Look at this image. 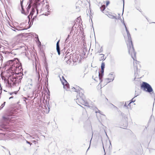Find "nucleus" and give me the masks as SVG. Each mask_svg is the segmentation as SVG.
Wrapping results in <instances>:
<instances>
[{
	"instance_id": "18",
	"label": "nucleus",
	"mask_w": 155,
	"mask_h": 155,
	"mask_svg": "<svg viewBox=\"0 0 155 155\" xmlns=\"http://www.w3.org/2000/svg\"><path fill=\"white\" fill-rule=\"evenodd\" d=\"M21 8H22V11L21 12V13L23 14H24V9L23 8V6H22V4L21 3Z\"/></svg>"
},
{
	"instance_id": "38",
	"label": "nucleus",
	"mask_w": 155,
	"mask_h": 155,
	"mask_svg": "<svg viewBox=\"0 0 155 155\" xmlns=\"http://www.w3.org/2000/svg\"><path fill=\"white\" fill-rule=\"evenodd\" d=\"M13 93H11V94H11V95H12V94Z\"/></svg>"
},
{
	"instance_id": "23",
	"label": "nucleus",
	"mask_w": 155,
	"mask_h": 155,
	"mask_svg": "<svg viewBox=\"0 0 155 155\" xmlns=\"http://www.w3.org/2000/svg\"><path fill=\"white\" fill-rule=\"evenodd\" d=\"M69 35H68V37L66 38V40H65V41H66L67 40H69Z\"/></svg>"
},
{
	"instance_id": "11",
	"label": "nucleus",
	"mask_w": 155,
	"mask_h": 155,
	"mask_svg": "<svg viewBox=\"0 0 155 155\" xmlns=\"http://www.w3.org/2000/svg\"><path fill=\"white\" fill-rule=\"evenodd\" d=\"M59 40L56 44V49L59 55L60 54V49L59 45Z\"/></svg>"
},
{
	"instance_id": "44",
	"label": "nucleus",
	"mask_w": 155,
	"mask_h": 155,
	"mask_svg": "<svg viewBox=\"0 0 155 155\" xmlns=\"http://www.w3.org/2000/svg\"><path fill=\"white\" fill-rule=\"evenodd\" d=\"M94 76H93V78H94Z\"/></svg>"
},
{
	"instance_id": "30",
	"label": "nucleus",
	"mask_w": 155,
	"mask_h": 155,
	"mask_svg": "<svg viewBox=\"0 0 155 155\" xmlns=\"http://www.w3.org/2000/svg\"><path fill=\"white\" fill-rule=\"evenodd\" d=\"M132 102H134L135 101V100H134V98L132 99Z\"/></svg>"
},
{
	"instance_id": "27",
	"label": "nucleus",
	"mask_w": 155,
	"mask_h": 155,
	"mask_svg": "<svg viewBox=\"0 0 155 155\" xmlns=\"http://www.w3.org/2000/svg\"><path fill=\"white\" fill-rule=\"evenodd\" d=\"M4 106H2V105L0 106V110H1Z\"/></svg>"
},
{
	"instance_id": "45",
	"label": "nucleus",
	"mask_w": 155,
	"mask_h": 155,
	"mask_svg": "<svg viewBox=\"0 0 155 155\" xmlns=\"http://www.w3.org/2000/svg\"><path fill=\"white\" fill-rule=\"evenodd\" d=\"M103 147L104 149V146H103Z\"/></svg>"
},
{
	"instance_id": "24",
	"label": "nucleus",
	"mask_w": 155,
	"mask_h": 155,
	"mask_svg": "<svg viewBox=\"0 0 155 155\" xmlns=\"http://www.w3.org/2000/svg\"><path fill=\"white\" fill-rule=\"evenodd\" d=\"M123 12L124 11V0H123Z\"/></svg>"
},
{
	"instance_id": "25",
	"label": "nucleus",
	"mask_w": 155,
	"mask_h": 155,
	"mask_svg": "<svg viewBox=\"0 0 155 155\" xmlns=\"http://www.w3.org/2000/svg\"><path fill=\"white\" fill-rule=\"evenodd\" d=\"M5 104V102H4L3 103V104H2V106H4Z\"/></svg>"
},
{
	"instance_id": "31",
	"label": "nucleus",
	"mask_w": 155,
	"mask_h": 155,
	"mask_svg": "<svg viewBox=\"0 0 155 155\" xmlns=\"http://www.w3.org/2000/svg\"><path fill=\"white\" fill-rule=\"evenodd\" d=\"M2 128H3H3H4V129H5V130H6V129H7V127H3V126H2Z\"/></svg>"
},
{
	"instance_id": "46",
	"label": "nucleus",
	"mask_w": 155,
	"mask_h": 155,
	"mask_svg": "<svg viewBox=\"0 0 155 155\" xmlns=\"http://www.w3.org/2000/svg\"><path fill=\"white\" fill-rule=\"evenodd\" d=\"M137 96V95L135 97H136Z\"/></svg>"
},
{
	"instance_id": "37",
	"label": "nucleus",
	"mask_w": 155,
	"mask_h": 155,
	"mask_svg": "<svg viewBox=\"0 0 155 155\" xmlns=\"http://www.w3.org/2000/svg\"><path fill=\"white\" fill-rule=\"evenodd\" d=\"M97 118H99V117H98V114H97Z\"/></svg>"
},
{
	"instance_id": "9",
	"label": "nucleus",
	"mask_w": 155,
	"mask_h": 155,
	"mask_svg": "<svg viewBox=\"0 0 155 155\" xmlns=\"http://www.w3.org/2000/svg\"><path fill=\"white\" fill-rule=\"evenodd\" d=\"M72 60L74 62H76L79 58V55L78 54H74L72 56Z\"/></svg>"
},
{
	"instance_id": "4",
	"label": "nucleus",
	"mask_w": 155,
	"mask_h": 155,
	"mask_svg": "<svg viewBox=\"0 0 155 155\" xmlns=\"http://www.w3.org/2000/svg\"><path fill=\"white\" fill-rule=\"evenodd\" d=\"M12 117L11 114L8 113L5 114L2 117L1 122L5 125L12 120Z\"/></svg>"
},
{
	"instance_id": "36",
	"label": "nucleus",
	"mask_w": 155,
	"mask_h": 155,
	"mask_svg": "<svg viewBox=\"0 0 155 155\" xmlns=\"http://www.w3.org/2000/svg\"><path fill=\"white\" fill-rule=\"evenodd\" d=\"M112 78V76H110V77H108V78Z\"/></svg>"
},
{
	"instance_id": "39",
	"label": "nucleus",
	"mask_w": 155,
	"mask_h": 155,
	"mask_svg": "<svg viewBox=\"0 0 155 155\" xmlns=\"http://www.w3.org/2000/svg\"><path fill=\"white\" fill-rule=\"evenodd\" d=\"M135 30H137V29H136V28H135Z\"/></svg>"
},
{
	"instance_id": "3",
	"label": "nucleus",
	"mask_w": 155,
	"mask_h": 155,
	"mask_svg": "<svg viewBox=\"0 0 155 155\" xmlns=\"http://www.w3.org/2000/svg\"><path fill=\"white\" fill-rule=\"evenodd\" d=\"M141 89L143 91L151 93H153V90L151 86L147 82H143L140 86Z\"/></svg>"
},
{
	"instance_id": "5",
	"label": "nucleus",
	"mask_w": 155,
	"mask_h": 155,
	"mask_svg": "<svg viewBox=\"0 0 155 155\" xmlns=\"http://www.w3.org/2000/svg\"><path fill=\"white\" fill-rule=\"evenodd\" d=\"M41 0H35L34 3H33V7L32 8V10L31 12L30 15L29 16H28V18L29 20L30 19V17L31 16V18H32L34 12H35V8L37 10V13H38V5H39L40 4L38 2H39Z\"/></svg>"
},
{
	"instance_id": "21",
	"label": "nucleus",
	"mask_w": 155,
	"mask_h": 155,
	"mask_svg": "<svg viewBox=\"0 0 155 155\" xmlns=\"http://www.w3.org/2000/svg\"><path fill=\"white\" fill-rule=\"evenodd\" d=\"M104 69H101V74H102L103 75V73L104 72Z\"/></svg>"
},
{
	"instance_id": "33",
	"label": "nucleus",
	"mask_w": 155,
	"mask_h": 155,
	"mask_svg": "<svg viewBox=\"0 0 155 155\" xmlns=\"http://www.w3.org/2000/svg\"><path fill=\"white\" fill-rule=\"evenodd\" d=\"M13 97L12 96L9 98V99H10L11 98H13Z\"/></svg>"
},
{
	"instance_id": "13",
	"label": "nucleus",
	"mask_w": 155,
	"mask_h": 155,
	"mask_svg": "<svg viewBox=\"0 0 155 155\" xmlns=\"http://www.w3.org/2000/svg\"><path fill=\"white\" fill-rule=\"evenodd\" d=\"M101 55V57H100L99 58V60L100 61H101V60H104L105 59V58H104V54H100Z\"/></svg>"
},
{
	"instance_id": "40",
	"label": "nucleus",
	"mask_w": 155,
	"mask_h": 155,
	"mask_svg": "<svg viewBox=\"0 0 155 155\" xmlns=\"http://www.w3.org/2000/svg\"><path fill=\"white\" fill-rule=\"evenodd\" d=\"M3 58V57H2H2H1V58Z\"/></svg>"
},
{
	"instance_id": "41",
	"label": "nucleus",
	"mask_w": 155,
	"mask_h": 155,
	"mask_svg": "<svg viewBox=\"0 0 155 155\" xmlns=\"http://www.w3.org/2000/svg\"><path fill=\"white\" fill-rule=\"evenodd\" d=\"M3 58V57H2H2H1V58Z\"/></svg>"
},
{
	"instance_id": "10",
	"label": "nucleus",
	"mask_w": 155,
	"mask_h": 155,
	"mask_svg": "<svg viewBox=\"0 0 155 155\" xmlns=\"http://www.w3.org/2000/svg\"><path fill=\"white\" fill-rule=\"evenodd\" d=\"M95 113H98L99 114H101V115H100V117L101 118H102L103 119L104 118H105V116L103 114V113L102 112H101V111L99 110H97V111H95Z\"/></svg>"
},
{
	"instance_id": "32",
	"label": "nucleus",
	"mask_w": 155,
	"mask_h": 155,
	"mask_svg": "<svg viewBox=\"0 0 155 155\" xmlns=\"http://www.w3.org/2000/svg\"><path fill=\"white\" fill-rule=\"evenodd\" d=\"M12 29V30H13V31H16V30H16V29Z\"/></svg>"
},
{
	"instance_id": "34",
	"label": "nucleus",
	"mask_w": 155,
	"mask_h": 155,
	"mask_svg": "<svg viewBox=\"0 0 155 155\" xmlns=\"http://www.w3.org/2000/svg\"><path fill=\"white\" fill-rule=\"evenodd\" d=\"M27 143H28V144H30V143L28 141H27Z\"/></svg>"
},
{
	"instance_id": "20",
	"label": "nucleus",
	"mask_w": 155,
	"mask_h": 155,
	"mask_svg": "<svg viewBox=\"0 0 155 155\" xmlns=\"http://www.w3.org/2000/svg\"><path fill=\"white\" fill-rule=\"evenodd\" d=\"M110 3V2H109V1H106V6H107Z\"/></svg>"
},
{
	"instance_id": "2",
	"label": "nucleus",
	"mask_w": 155,
	"mask_h": 155,
	"mask_svg": "<svg viewBox=\"0 0 155 155\" xmlns=\"http://www.w3.org/2000/svg\"><path fill=\"white\" fill-rule=\"evenodd\" d=\"M73 88L76 89V92H79V95L80 99L78 97L77 100H80L81 101L82 104L84 105L85 106H87L88 105V103L85 101V97L84 94L83 90L79 87H76V88Z\"/></svg>"
},
{
	"instance_id": "14",
	"label": "nucleus",
	"mask_w": 155,
	"mask_h": 155,
	"mask_svg": "<svg viewBox=\"0 0 155 155\" xmlns=\"http://www.w3.org/2000/svg\"><path fill=\"white\" fill-rule=\"evenodd\" d=\"M100 9L101 11L103 12L105 8V6L104 5H102L101 7H100Z\"/></svg>"
},
{
	"instance_id": "1",
	"label": "nucleus",
	"mask_w": 155,
	"mask_h": 155,
	"mask_svg": "<svg viewBox=\"0 0 155 155\" xmlns=\"http://www.w3.org/2000/svg\"><path fill=\"white\" fill-rule=\"evenodd\" d=\"M123 24L124 25L125 27V28L126 30V31L127 37L128 38V40L126 41L127 44L128 50V52L129 54L131 55V57L133 58L134 60L133 62V64L134 67L136 68L137 69V61L136 60V53L134 51V49L133 47V45L132 44V41H131L130 35V33L127 30L126 25H125V23L123 22Z\"/></svg>"
},
{
	"instance_id": "12",
	"label": "nucleus",
	"mask_w": 155,
	"mask_h": 155,
	"mask_svg": "<svg viewBox=\"0 0 155 155\" xmlns=\"http://www.w3.org/2000/svg\"><path fill=\"white\" fill-rule=\"evenodd\" d=\"M9 26L11 28H13L14 29H16V30H17V31H19V30H23V29H18L17 28H16V27H15L13 25H11L10 24H9Z\"/></svg>"
},
{
	"instance_id": "17",
	"label": "nucleus",
	"mask_w": 155,
	"mask_h": 155,
	"mask_svg": "<svg viewBox=\"0 0 155 155\" xmlns=\"http://www.w3.org/2000/svg\"><path fill=\"white\" fill-rule=\"evenodd\" d=\"M131 102L129 103L128 102H127V103H125V104L124 105V106L126 107H127V104H128V106L129 105H130V104L131 103Z\"/></svg>"
},
{
	"instance_id": "42",
	"label": "nucleus",
	"mask_w": 155,
	"mask_h": 155,
	"mask_svg": "<svg viewBox=\"0 0 155 155\" xmlns=\"http://www.w3.org/2000/svg\"><path fill=\"white\" fill-rule=\"evenodd\" d=\"M3 58V57H2H2H1V58Z\"/></svg>"
},
{
	"instance_id": "35",
	"label": "nucleus",
	"mask_w": 155,
	"mask_h": 155,
	"mask_svg": "<svg viewBox=\"0 0 155 155\" xmlns=\"http://www.w3.org/2000/svg\"><path fill=\"white\" fill-rule=\"evenodd\" d=\"M46 71H47V73H48V69L47 67L46 68Z\"/></svg>"
},
{
	"instance_id": "7",
	"label": "nucleus",
	"mask_w": 155,
	"mask_h": 155,
	"mask_svg": "<svg viewBox=\"0 0 155 155\" xmlns=\"http://www.w3.org/2000/svg\"><path fill=\"white\" fill-rule=\"evenodd\" d=\"M62 78L64 81L62 82V84L63 85L64 88L66 90H68L69 88V84L64 79V77L63 76H62Z\"/></svg>"
},
{
	"instance_id": "15",
	"label": "nucleus",
	"mask_w": 155,
	"mask_h": 155,
	"mask_svg": "<svg viewBox=\"0 0 155 155\" xmlns=\"http://www.w3.org/2000/svg\"><path fill=\"white\" fill-rule=\"evenodd\" d=\"M105 66V64L104 62H102L101 64V69H104Z\"/></svg>"
},
{
	"instance_id": "29",
	"label": "nucleus",
	"mask_w": 155,
	"mask_h": 155,
	"mask_svg": "<svg viewBox=\"0 0 155 155\" xmlns=\"http://www.w3.org/2000/svg\"><path fill=\"white\" fill-rule=\"evenodd\" d=\"M74 88V87H73V88H72V91H75V92H76L75 91H76V89H74V88Z\"/></svg>"
},
{
	"instance_id": "19",
	"label": "nucleus",
	"mask_w": 155,
	"mask_h": 155,
	"mask_svg": "<svg viewBox=\"0 0 155 155\" xmlns=\"http://www.w3.org/2000/svg\"><path fill=\"white\" fill-rule=\"evenodd\" d=\"M71 56H70V57H68H68L67 56H66H66L65 57V59H66V60L68 59V61H69L70 60V59H69V58H71Z\"/></svg>"
},
{
	"instance_id": "6",
	"label": "nucleus",
	"mask_w": 155,
	"mask_h": 155,
	"mask_svg": "<svg viewBox=\"0 0 155 155\" xmlns=\"http://www.w3.org/2000/svg\"><path fill=\"white\" fill-rule=\"evenodd\" d=\"M112 76V78H107L104 80L105 84H107L108 83L110 82L113 81L115 75L112 74H110L108 75V77H110Z\"/></svg>"
},
{
	"instance_id": "22",
	"label": "nucleus",
	"mask_w": 155,
	"mask_h": 155,
	"mask_svg": "<svg viewBox=\"0 0 155 155\" xmlns=\"http://www.w3.org/2000/svg\"><path fill=\"white\" fill-rule=\"evenodd\" d=\"M103 51V49L101 47V48L100 49V51H98V53H100L101 52Z\"/></svg>"
},
{
	"instance_id": "43",
	"label": "nucleus",
	"mask_w": 155,
	"mask_h": 155,
	"mask_svg": "<svg viewBox=\"0 0 155 155\" xmlns=\"http://www.w3.org/2000/svg\"><path fill=\"white\" fill-rule=\"evenodd\" d=\"M36 69L37 70V68H36Z\"/></svg>"
},
{
	"instance_id": "8",
	"label": "nucleus",
	"mask_w": 155,
	"mask_h": 155,
	"mask_svg": "<svg viewBox=\"0 0 155 155\" xmlns=\"http://www.w3.org/2000/svg\"><path fill=\"white\" fill-rule=\"evenodd\" d=\"M103 77V75L102 74H101L99 72L98 74V77H95L94 78V80L96 81H97L98 80H99L100 81V83L102 81V78Z\"/></svg>"
},
{
	"instance_id": "16",
	"label": "nucleus",
	"mask_w": 155,
	"mask_h": 155,
	"mask_svg": "<svg viewBox=\"0 0 155 155\" xmlns=\"http://www.w3.org/2000/svg\"><path fill=\"white\" fill-rule=\"evenodd\" d=\"M108 16L109 18H115V17L114 16L110 15H109Z\"/></svg>"
},
{
	"instance_id": "28",
	"label": "nucleus",
	"mask_w": 155,
	"mask_h": 155,
	"mask_svg": "<svg viewBox=\"0 0 155 155\" xmlns=\"http://www.w3.org/2000/svg\"><path fill=\"white\" fill-rule=\"evenodd\" d=\"M112 104V106H113V107H114V108H115L116 109H117V108L114 105H113V104Z\"/></svg>"
},
{
	"instance_id": "26",
	"label": "nucleus",
	"mask_w": 155,
	"mask_h": 155,
	"mask_svg": "<svg viewBox=\"0 0 155 155\" xmlns=\"http://www.w3.org/2000/svg\"><path fill=\"white\" fill-rule=\"evenodd\" d=\"M5 104V102H4L3 103V104H2V106H4Z\"/></svg>"
}]
</instances>
